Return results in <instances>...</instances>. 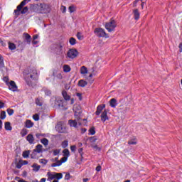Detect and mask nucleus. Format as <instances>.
I'll return each instance as SVG.
<instances>
[{"mask_svg":"<svg viewBox=\"0 0 182 182\" xmlns=\"http://www.w3.org/2000/svg\"><path fill=\"white\" fill-rule=\"evenodd\" d=\"M63 70L65 73H68V72H70V70H71L70 66H69V65H64L63 66Z\"/></svg>","mask_w":182,"mask_h":182,"instance_id":"22","label":"nucleus"},{"mask_svg":"<svg viewBox=\"0 0 182 182\" xmlns=\"http://www.w3.org/2000/svg\"><path fill=\"white\" fill-rule=\"evenodd\" d=\"M0 43L2 46H6V43H5V42H4L2 40H0Z\"/></svg>","mask_w":182,"mask_h":182,"instance_id":"62","label":"nucleus"},{"mask_svg":"<svg viewBox=\"0 0 182 182\" xmlns=\"http://www.w3.org/2000/svg\"><path fill=\"white\" fill-rule=\"evenodd\" d=\"M94 33L98 38H105V39L109 38V34H107L106 31H105V29L102 28H96L94 31Z\"/></svg>","mask_w":182,"mask_h":182,"instance_id":"3","label":"nucleus"},{"mask_svg":"<svg viewBox=\"0 0 182 182\" xmlns=\"http://www.w3.org/2000/svg\"><path fill=\"white\" fill-rule=\"evenodd\" d=\"M26 140L27 141H28V143L30 144H33V143H35V137H33V135L29 134L27 137H26Z\"/></svg>","mask_w":182,"mask_h":182,"instance_id":"17","label":"nucleus"},{"mask_svg":"<svg viewBox=\"0 0 182 182\" xmlns=\"http://www.w3.org/2000/svg\"><path fill=\"white\" fill-rule=\"evenodd\" d=\"M75 112V117L77 119H81L82 116V108L79 105H75L73 108Z\"/></svg>","mask_w":182,"mask_h":182,"instance_id":"10","label":"nucleus"},{"mask_svg":"<svg viewBox=\"0 0 182 182\" xmlns=\"http://www.w3.org/2000/svg\"><path fill=\"white\" fill-rule=\"evenodd\" d=\"M56 77L57 79H63V76L62 75V73H58L57 75H56Z\"/></svg>","mask_w":182,"mask_h":182,"instance_id":"49","label":"nucleus"},{"mask_svg":"<svg viewBox=\"0 0 182 182\" xmlns=\"http://www.w3.org/2000/svg\"><path fill=\"white\" fill-rule=\"evenodd\" d=\"M128 144H137V139L134 138V139L129 140Z\"/></svg>","mask_w":182,"mask_h":182,"instance_id":"36","label":"nucleus"},{"mask_svg":"<svg viewBox=\"0 0 182 182\" xmlns=\"http://www.w3.org/2000/svg\"><path fill=\"white\" fill-rule=\"evenodd\" d=\"M105 107H106V105L105 104L98 105L97 107V111L95 112L96 116H99L102 113V112H103Z\"/></svg>","mask_w":182,"mask_h":182,"instance_id":"14","label":"nucleus"},{"mask_svg":"<svg viewBox=\"0 0 182 182\" xmlns=\"http://www.w3.org/2000/svg\"><path fill=\"white\" fill-rule=\"evenodd\" d=\"M50 161L53 163L51 164V167H59V166H62V162L60 161L58 157L51 159Z\"/></svg>","mask_w":182,"mask_h":182,"instance_id":"11","label":"nucleus"},{"mask_svg":"<svg viewBox=\"0 0 182 182\" xmlns=\"http://www.w3.org/2000/svg\"><path fill=\"white\" fill-rule=\"evenodd\" d=\"M79 55V51L75 48H71L67 52V58L69 59H75V58H77Z\"/></svg>","mask_w":182,"mask_h":182,"instance_id":"7","label":"nucleus"},{"mask_svg":"<svg viewBox=\"0 0 182 182\" xmlns=\"http://www.w3.org/2000/svg\"><path fill=\"white\" fill-rule=\"evenodd\" d=\"M101 121L105 123V122H106V120H109V117H107V111H106V109H105L102 114H101Z\"/></svg>","mask_w":182,"mask_h":182,"instance_id":"15","label":"nucleus"},{"mask_svg":"<svg viewBox=\"0 0 182 182\" xmlns=\"http://www.w3.org/2000/svg\"><path fill=\"white\" fill-rule=\"evenodd\" d=\"M27 77H30L31 80H35V79H38V71L36 68H31L28 70Z\"/></svg>","mask_w":182,"mask_h":182,"instance_id":"5","label":"nucleus"},{"mask_svg":"<svg viewBox=\"0 0 182 182\" xmlns=\"http://www.w3.org/2000/svg\"><path fill=\"white\" fill-rule=\"evenodd\" d=\"M100 170H102V166H98L96 167V171H100Z\"/></svg>","mask_w":182,"mask_h":182,"instance_id":"63","label":"nucleus"},{"mask_svg":"<svg viewBox=\"0 0 182 182\" xmlns=\"http://www.w3.org/2000/svg\"><path fill=\"white\" fill-rule=\"evenodd\" d=\"M47 176L48 181H52V180H54L53 182H59V180H62V178H63V174H62V173L48 172Z\"/></svg>","mask_w":182,"mask_h":182,"instance_id":"1","label":"nucleus"},{"mask_svg":"<svg viewBox=\"0 0 182 182\" xmlns=\"http://www.w3.org/2000/svg\"><path fill=\"white\" fill-rule=\"evenodd\" d=\"M117 26V23H116V21L112 18L105 23V29H107L108 32H113Z\"/></svg>","mask_w":182,"mask_h":182,"instance_id":"2","label":"nucleus"},{"mask_svg":"<svg viewBox=\"0 0 182 182\" xmlns=\"http://www.w3.org/2000/svg\"><path fill=\"white\" fill-rule=\"evenodd\" d=\"M59 153H60V149H54L53 151V156H58V154H59Z\"/></svg>","mask_w":182,"mask_h":182,"instance_id":"39","label":"nucleus"},{"mask_svg":"<svg viewBox=\"0 0 182 182\" xmlns=\"http://www.w3.org/2000/svg\"><path fill=\"white\" fill-rule=\"evenodd\" d=\"M9 90L11 92H16L18 90V86L14 81H10L9 83H7Z\"/></svg>","mask_w":182,"mask_h":182,"instance_id":"13","label":"nucleus"},{"mask_svg":"<svg viewBox=\"0 0 182 182\" xmlns=\"http://www.w3.org/2000/svg\"><path fill=\"white\" fill-rule=\"evenodd\" d=\"M15 180L18 181V182H28V181H25L23 179L19 178V177H16Z\"/></svg>","mask_w":182,"mask_h":182,"instance_id":"50","label":"nucleus"},{"mask_svg":"<svg viewBox=\"0 0 182 182\" xmlns=\"http://www.w3.org/2000/svg\"><path fill=\"white\" fill-rule=\"evenodd\" d=\"M109 106H111V107H116V106H117V100L114 98L111 99L109 101Z\"/></svg>","mask_w":182,"mask_h":182,"instance_id":"20","label":"nucleus"},{"mask_svg":"<svg viewBox=\"0 0 182 182\" xmlns=\"http://www.w3.org/2000/svg\"><path fill=\"white\" fill-rule=\"evenodd\" d=\"M178 48L180 49V52H182V43L179 44Z\"/></svg>","mask_w":182,"mask_h":182,"instance_id":"64","label":"nucleus"},{"mask_svg":"<svg viewBox=\"0 0 182 182\" xmlns=\"http://www.w3.org/2000/svg\"><path fill=\"white\" fill-rule=\"evenodd\" d=\"M77 39L79 40V41H83V39H84V36H83V34H82V33H77Z\"/></svg>","mask_w":182,"mask_h":182,"instance_id":"31","label":"nucleus"},{"mask_svg":"<svg viewBox=\"0 0 182 182\" xmlns=\"http://www.w3.org/2000/svg\"><path fill=\"white\" fill-rule=\"evenodd\" d=\"M70 150L73 153H75L76 151V145H73L70 146Z\"/></svg>","mask_w":182,"mask_h":182,"instance_id":"46","label":"nucleus"},{"mask_svg":"<svg viewBox=\"0 0 182 182\" xmlns=\"http://www.w3.org/2000/svg\"><path fill=\"white\" fill-rule=\"evenodd\" d=\"M64 157H67L68 159L70 156V152L69 151V149H65L63 151Z\"/></svg>","mask_w":182,"mask_h":182,"instance_id":"26","label":"nucleus"},{"mask_svg":"<svg viewBox=\"0 0 182 182\" xmlns=\"http://www.w3.org/2000/svg\"><path fill=\"white\" fill-rule=\"evenodd\" d=\"M26 127H27V129H31V127H33V122H32V121L27 119L26 122Z\"/></svg>","mask_w":182,"mask_h":182,"instance_id":"21","label":"nucleus"},{"mask_svg":"<svg viewBox=\"0 0 182 182\" xmlns=\"http://www.w3.org/2000/svg\"><path fill=\"white\" fill-rule=\"evenodd\" d=\"M87 85V82L83 80H80L78 82V86H80V87H85V86Z\"/></svg>","mask_w":182,"mask_h":182,"instance_id":"24","label":"nucleus"},{"mask_svg":"<svg viewBox=\"0 0 182 182\" xmlns=\"http://www.w3.org/2000/svg\"><path fill=\"white\" fill-rule=\"evenodd\" d=\"M62 95L64 97L65 100H70V105H73L75 103V99L70 98V95H68V92L66 91H63Z\"/></svg>","mask_w":182,"mask_h":182,"instance_id":"12","label":"nucleus"},{"mask_svg":"<svg viewBox=\"0 0 182 182\" xmlns=\"http://www.w3.org/2000/svg\"><path fill=\"white\" fill-rule=\"evenodd\" d=\"M134 18L136 21H139L140 19V12H139V9L133 10Z\"/></svg>","mask_w":182,"mask_h":182,"instance_id":"18","label":"nucleus"},{"mask_svg":"<svg viewBox=\"0 0 182 182\" xmlns=\"http://www.w3.org/2000/svg\"><path fill=\"white\" fill-rule=\"evenodd\" d=\"M14 109H11V108H9L7 109V113H8L9 116H12V114H14Z\"/></svg>","mask_w":182,"mask_h":182,"instance_id":"40","label":"nucleus"},{"mask_svg":"<svg viewBox=\"0 0 182 182\" xmlns=\"http://www.w3.org/2000/svg\"><path fill=\"white\" fill-rule=\"evenodd\" d=\"M20 134H21L22 137H25V136H26L28 134V129H23L21 131Z\"/></svg>","mask_w":182,"mask_h":182,"instance_id":"29","label":"nucleus"},{"mask_svg":"<svg viewBox=\"0 0 182 182\" xmlns=\"http://www.w3.org/2000/svg\"><path fill=\"white\" fill-rule=\"evenodd\" d=\"M20 163H21L22 166H26V164H28V161L21 160L20 161Z\"/></svg>","mask_w":182,"mask_h":182,"instance_id":"57","label":"nucleus"},{"mask_svg":"<svg viewBox=\"0 0 182 182\" xmlns=\"http://www.w3.org/2000/svg\"><path fill=\"white\" fill-rule=\"evenodd\" d=\"M22 156L24 159H28L29 157V151H23Z\"/></svg>","mask_w":182,"mask_h":182,"instance_id":"37","label":"nucleus"},{"mask_svg":"<svg viewBox=\"0 0 182 182\" xmlns=\"http://www.w3.org/2000/svg\"><path fill=\"white\" fill-rule=\"evenodd\" d=\"M63 46H62L61 45L58 46V49L59 50L58 52V55H62V49H63Z\"/></svg>","mask_w":182,"mask_h":182,"instance_id":"45","label":"nucleus"},{"mask_svg":"<svg viewBox=\"0 0 182 182\" xmlns=\"http://www.w3.org/2000/svg\"><path fill=\"white\" fill-rule=\"evenodd\" d=\"M28 9L27 6H26V7H24L23 9H21V10H20V11H19V15H20L21 14H22L23 15L25 14H26V12H28Z\"/></svg>","mask_w":182,"mask_h":182,"instance_id":"30","label":"nucleus"},{"mask_svg":"<svg viewBox=\"0 0 182 182\" xmlns=\"http://www.w3.org/2000/svg\"><path fill=\"white\" fill-rule=\"evenodd\" d=\"M69 43L72 46H75V44L76 43V38L71 37L69 40Z\"/></svg>","mask_w":182,"mask_h":182,"instance_id":"28","label":"nucleus"},{"mask_svg":"<svg viewBox=\"0 0 182 182\" xmlns=\"http://www.w3.org/2000/svg\"><path fill=\"white\" fill-rule=\"evenodd\" d=\"M33 119L36 122H38V120H39V114H36L33 115Z\"/></svg>","mask_w":182,"mask_h":182,"instance_id":"42","label":"nucleus"},{"mask_svg":"<svg viewBox=\"0 0 182 182\" xmlns=\"http://www.w3.org/2000/svg\"><path fill=\"white\" fill-rule=\"evenodd\" d=\"M32 167H33V171H39V169L41 168V166H39V165H38V164H33V166H32Z\"/></svg>","mask_w":182,"mask_h":182,"instance_id":"27","label":"nucleus"},{"mask_svg":"<svg viewBox=\"0 0 182 182\" xmlns=\"http://www.w3.org/2000/svg\"><path fill=\"white\" fill-rule=\"evenodd\" d=\"M55 130L58 132V133H65L66 132V124L63 122H59L57 123L55 126Z\"/></svg>","mask_w":182,"mask_h":182,"instance_id":"6","label":"nucleus"},{"mask_svg":"<svg viewBox=\"0 0 182 182\" xmlns=\"http://www.w3.org/2000/svg\"><path fill=\"white\" fill-rule=\"evenodd\" d=\"M65 180H70V173H66L65 174Z\"/></svg>","mask_w":182,"mask_h":182,"instance_id":"51","label":"nucleus"},{"mask_svg":"<svg viewBox=\"0 0 182 182\" xmlns=\"http://www.w3.org/2000/svg\"><path fill=\"white\" fill-rule=\"evenodd\" d=\"M69 142L68 141H63L61 144L62 148L63 149H66V147L68 146Z\"/></svg>","mask_w":182,"mask_h":182,"instance_id":"34","label":"nucleus"},{"mask_svg":"<svg viewBox=\"0 0 182 182\" xmlns=\"http://www.w3.org/2000/svg\"><path fill=\"white\" fill-rule=\"evenodd\" d=\"M39 163H41V164L46 165V164H48V160H46L45 159H41L39 160Z\"/></svg>","mask_w":182,"mask_h":182,"instance_id":"38","label":"nucleus"},{"mask_svg":"<svg viewBox=\"0 0 182 182\" xmlns=\"http://www.w3.org/2000/svg\"><path fill=\"white\" fill-rule=\"evenodd\" d=\"M60 161L61 164H62L63 163H66V162L68 161V157L64 156V157L61 158V159L60 160Z\"/></svg>","mask_w":182,"mask_h":182,"instance_id":"41","label":"nucleus"},{"mask_svg":"<svg viewBox=\"0 0 182 182\" xmlns=\"http://www.w3.org/2000/svg\"><path fill=\"white\" fill-rule=\"evenodd\" d=\"M9 49H10V50H15V49H16V45L14 43L9 42Z\"/></svg>","mask_w":182,"mask_h":182,"instance_id":"25","label":"nucleus"},{"mask_svg":"<svg viewBox=\"0 0 182 182\" xmlns=\"http://www.w3.org/2000/svg\"><path fill=\"white\" fill-rule=\"evenodd\" d=\"M22 166H23V165H22V164H21V161L16 164V168H22Z\"/></svg>","mask_w":182,"mask_h":182,"instance_id":"54","label":"nucleus"},{"mask_svg":"<svg viewBox=\"0 0 182 182\" xmlns=\"http://www.w3.org/2000/svg\"><path fill=\"white\" fill-rule=\"evenodd\" d=\"M92 149H95V150H100V148L97 146V145H92Z\"/></svg>","mask_w":182,"mask_h":182,"instance_id":"59","label":"nucleus"},{"mask_svg":"<svg viewBox=\"0 0 182 182\" xmlns=\"http://www.w3.org/2000/svg\"><path fill=\"white\" fill-rule=\"evenodd\" d=\"M139 1H140V0H135V1H134L133 6H134V7L137 6V3L139 2Z\"/></svg>","mask_w":182,"mask_h":182,"instance_id":"60","label":"nucleus"},{"mask_svg":"<svg viewBox=\"0 0 182 182\" xmlns=\"http://www.w3.org/2000/svg\"><path fill=\"white\" fill-rule=\"evenodd\" d=\"M68 9H69L70 14H72L73 12H75V6H70Z\"/></svg>","mask_w":182,"mask_h":182,"instance_id":"48","label":"nucleus"},{"mask_svg":"<svg viewBox=\"0 0 182 182\" xmlns=\"http://www.w3.org/2000/svg\"><path fill=\"white\" fill-rule=\"evenodd\" d=\"M80 73L81 75H83L84 76L85 75H87V68H86L85 66H82L80 69Z\"/></svg>","mask_w":182,"mask_h":182,"instance_id":"19","label":"nucleus"},{"mask_svg":"<svg viewBox=\"0 0 182 182\" xmlns=\"http://www.w3.org/2000/svg\"><path fill=\"white\" fill-rule=\"evenodd\" d=\"M6 118V112H5V111H2L0 114V119H1V120H4Z\"/></svg>","mask_w":182,"mask_h":182,"instance_id":"33","label":"nucleus"},{"mask_svg":"<svg viewBox=\"0 0 182 182\" xmlns=\"http://www.w3.org/2000/svg\"><path fill=\"white\" fill-rule=\"evenodd\" d=\"M4 128L6 130H8V131L12 130V126H11V122H5Z\"/></svg>","mask_w":182,"mask_h":182,"instance_id":"23","label":"nucleus"},{"mask_svg":"<svg viewBox=\"0 0 182 182\" xmlns=\"http://www.w3.org/2000/svg\"><path fill=\"white\" fill-rule=\"evenodd\" d=\"M45 94L46 95V96H50V95H51L50 90H45Z\"/></svg>","mask_w":182,"mask_h":182,"instance_id":"55","label":"nucleus"},{"mask_svg":"<svg viewBox=\"0 0 182 182\" xmlns=\"http://www.w3.org/2000/svg\"><path fill=\"white\" fill-rule=\"evenodd\" d=\"M60 11L63 14H66V6H60Z\"/></svg>","mask_w":182,"mask_h":182,"instance_id":"43","label":"nucleus"},{"mask_svg":"<svg viewBox=\"0 0 182 182\" xmlns=\"http://www.w3.org/2000/svg\"><path fill=\"white\" fill-rule=\"evenodd\" d=\"M4 65V58L0 55V66Z\"/></svg>","mask_w":182,"mask_h":182,"instance_id":"58","label":"nucleus"},{"mask_svg":"<svg viewBox=\"0 0 182 182\" xmlns=\"http://www.w3.org/2000/svg\"><path fill=\"white\" fill-rule=\"evenodd\" d=\"M78 153L80 154L81 157L83 156V148H80L78 149Z\"/></svg>","mask_w":182,"mask_h":182,"instance_id":"53","label":"nucleus"},{"mask_svg":"<svg viewBox=\"0 0 182 182\" xmlns=\"http://www.w3.org/2000/svg\"><path fill=\"white\" fill-rule=\"evenodd\" d=\"M39 9L41 14H49L50 12V6L46 4H41L39 6Z\"/></svg>","mask_w":182,"mask_h":182,"instance_id":"8","label":"nucleus"},{"mask_svg":"<svg viewBox=\"0 0 182 182\" xmlns=\"http://www.w3.org/2000/svg\"><path fill=\"white\" fill-rule=\"evenodd\" d=\"M36 103L38 106H41L42 105V102H41V100H39V99L36 100Z\"/></svg>","mask_w":182,"mask_h":182,"instance_id":"56","label":"nucleus"},{"mask_svg":"<svg viewBox=\"0 0 182 182\" xmlns=\"http://www.w3.org/2000/svg\"><path fill=\"white\" fill-rule=\"evenodd\" d=\"M43 151V146L41 144H38L33 150V154L36 153H42Z\"/></svg>","mask_w":182,"mask_h":182,"instance_id":"16","label":"nucleus"},{"mask_svg":"<svg viewBox=\"0 0 182 182\" xmlns=\"http://www.w3.org/2000/svg\"><path fill=\"white\" fill-rule=\"evenodd\" d=\"M23 36L26 39V41H29V39H31V36L27 33H23Z\"/></svg>","mask_w":182,"mask_h":182,"instance_id":"44","label":"nucleus"},{"mask_svg":"<svg viewBox=\"0 0 182 182\" xmlns=\"http://www.w3.org/2000/svg\"><path fill=\"white\" fill-rule=\"evenodd\" d=\"M90 140L92 143H95V141H96L97 139L96 138V136H92Z\"/></svg>","mask_w":182,"mask_h":182,"instance_id":"52","label":"nucleus"},{"mask_svg":"<svg viewBox=\"0 0 182 182\" xmlns=\"http://www.w3.org/2000/svg\"><path fill=\"white\" fill-rule=\"evenodd\" d=\"M4 82H5L6 85H8V83H9V78H8V77H4L3 78Z\"/></svg>","mask_w":182,"mask_h":182,"instance_id":"47","label":"nucleus"},{"mask_svg":"<svg viewBox=\"0 0 182 182\" xmlns=\"http://www.w3.org/2000/svg\"><path fill=\"white\" fill-rule=\"evenodd\" d=\"M75 119H70L68 121V124L70 127L77 128V126H82L83 124L82 123V118H77V117H75Z\"/></svg>","mask_w":182,"mask_h":182,"instance_id":"4","label":"nucleus"},{"mask_svg":"<svg viewBox=\"0 0 182 182\" xmlns=\"http://www.w3.org/2000/svg\"><path fill=\"white\" fill-rule=\"evenodd\" d=\"M89 132H90V134H91V136L96 134V130L95 129V127H93L90 129Z\"/></svg>","mask_w":182,"mask_h":182,"instance_id":"35","label":"nucleus"},{"mask_svg":"<svg viewBox=\"0 0 182 182\" xmlns=\"http://www.w3.org/2000/svg\"><path fill=\"white\" fill-rule=\"evenodd\" d=\"M5 107V104L2 102V101H0V109H3V107Z\"/></svg>","mask_w":182,"mask_h":182,"instance_id":"61","label":"nucleus"},{"mask_svg":"<svg viewBox=\"0 0 182 182\" xmlns=\"http://www.w3.org/2000/svg\"><path fill=\"white\" fill-rule=\"evenodd\" d=\"M29 2H31V0H23V1H21L20 5L17 6V9L14 10V14L16 15H19V12H21V9H22V8H23V6H25Z\"/></svg>","mask_w":182,"mask_h":182,"instance_id":"9","label":"nucleus"},{"mask_svg":"<svg viewBox=\"0 0 182 182\" xmlns=\"http://www.w3.org/2000/svg\"><path fill=\"white\" fill-rule=\"evenodd\" d=\"M41 143L44 146H48V144H49V141L48 140V139L44 138V139H41Z\"/></svg>","mask_w":182,"mask_h":182,"instance_id":"32","label":"nucleus"}]
</instances>
